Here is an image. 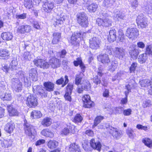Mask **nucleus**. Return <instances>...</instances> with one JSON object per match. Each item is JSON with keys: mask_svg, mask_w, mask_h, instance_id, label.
Returning <instances> with one entry per match:
<instances>
[{"mask_svg": "<svg viewBox=\"0 0 152 152\" xmlns=\"http://www.w3.org/2000/svg\"><path fill=\"white\" fill-rule=\"evenodd\" d=\"M41 134L44 136L50 138L54 136L53 133L49 129H46L43 130L41 132Z\"/></svg>", "mask_w": 152, "mask_h": 152, "instance_id": "nucleus-29", "label": "nucleus"}, {"mask_svg": "<svg viewBox=\"0 0 152 152\" xmlns=\"http://www.w3.org/2000/svg\"><path fill=\"white\" fill-rule=\"evenodd\" d=\"M1 37L3 40L5 41L11 40L13 37L12 33L9 32L2 33L1 34Z\"/></svg>", "mask_w": 152, "mask_h": 152, "instance_id": "nucleus-28", "label": "nucleus"}, {"mask_svg": "<svg viewBox=\"0 0 152 152\" xmlns=\"http://www.w3.org/2000/svg\"><path fill=\"white\" fill-rule=\"evenodd\" d=\"M123 114L125 115L129 116L131 114L132 110L129 108L127 110H123Z\"/></svg>", "mask_w": 152, "mask_h": 152, "instance_id": "nucleus-61", "label": "nucleus"}, {"mask_svg": "<svg viewBox=\"0 0 152 152\" xmlns=\"http://www.w3.org/2000/svg\"><path fill=\"white\" fill-rule=\"evenodd\" d=\"M66 18V16L63 14L58 15L53 18L51 22L55 27H60L63 24Z\"/></svg>", "mask_w": 152, "mask_h": 152, "instance_id": "nucleus-2", "label": "nucleus"}, {"mask_svg": "<svg viewBox=\"0 0 152 152\" xmlns=\"http://www.w3.org/2000/svg\"><path fill=\"white\" fill-rule=\"evenodd\" d=\"M82 99L84 103L83 106L85 107L90 108L94 106V103L91 100L89 95H84Z\"/></svg>", "mask_w": 152, "mask_h": 152, "instance_id": "nucleus-12", "label": "nucleus"}, {"mask_svg": "<svg viewBox=\"0 0 152 152\" xmlns=\"http://www.w3.org/2000/svg\"><path fill=\"white\" fill-rule=\"evenodd\" d=\"M31 58V54L29 52H25L23 55V58L25 60L30 61Z\"/></svg>", "mask_w": 152, "mask_h": 152, "instance_id": "nucleus-48", "label": "nucleus"}, {"mask_svg": "<svg viewBox=\"0 0 152 152\" xmlns=\"http://www.w3.org/2000/svg\"><path fill=\"white\" fill-rule=\"evenodd\" d=\"M150 80L145 79L140 81L139 83L141 87L148 88L150 86Z\"/></svg>", "mask_w": 152, "mask_h": 152, "instance_id": "nucleus-41", "label": "nucleus"}, {"mask_svg": "<svg viewBox=\"0 0 152 152\" xmlns=\"http://www.w3.org/2000/svg\"><path fill=\"white\" fill-rule=\"evenodd\" d=\"M83 120V118L80 114H77L72 120V121L75 123L81 122Z\"/></svg>", "mask_w": 152, "mask_h": 152, "instance_id": "nucleus-45", "label": "nucleus"}, {"mask_svg": "<svg viewBox=\"0 0 152 152\" xmlns=\"http://www.w3.org/2000/svg\"><path fill=\"white\" fill-rule=\"evenodd\" d=\"M61 37V34L58 32H55L53 34L52 42L53 44H57L59 41Z\"/></svg>", "mask_w": 152, "mask_h": 152, "instance_id": "nucleus-30", "label": "nucleus"}, {"mask_svg": "<svg viewBox=\"0 0 152 152\" xmlns=\"http://www.w3.org/2000/svg\"><path fill=\"white\" fill-rule=\"evenodd\" d=\"M15 128V124L11 121L6 124L4 129L7 132L10 134L13 132Z\"/></svg>", "mask_w": 152, "mask_h": 152, "instance_id": "nucleus-18", "label": "nucleus"}, {"mask_svg": "<svg viewBox=\"0 0 152 152\" xmlns=\"http://www.w3.org/2000/svg\"><path fill=\"white\" fill-rule=\"evenodd\" d=\"M37 100L36 96L30 94H28L26 100V104L31 107H35L37 104Z\"/></svg>", "mask_w": 152, "mask_h": 152, "instance_id": "nucleus-8", "label": "nucleus"}, {"mask_svg": "<svg viewBox=\"0 0 152 152\" xmlns=\"http://www.w3.org/2000/svg\"><path fill=\"white\" fill-rule=\"evenodd\" d=\"M69 150L70 152H81L80 147L75 143L70 144Z\"/></svg>", "mask_w": 152, "mask_h": 152, "instance_id": "nucleus-31", "label": "nucleus"}, {"mask_svg": "<svg viewBox=\"0 0 152 152\" xmlns=\"http://www.w3.org/2000/svg\"><path fill=\"white\" fill-rule=\"evenodd\" d=\"M77 16L78 23L83 27H86L88 23L86 14L84 12L80 13Z\"/></svg>", "mask_w": 152, "mask_h": 152, "instance_id": "nucleus-5", "label": "nucleus"}, {"mask_svg": "<svg viewBox=\"0 0 152 152\" xmlns=\"http://www.w3.org/2000/svg\"><path fill=\"white\" fill-rule=\"evenodd\" d=\"M42 115L41 112L37 110H34L32 111L31 114V116L33 118H40Z\"/></svg>", "mask_w": 152, "mask_h": 152, "instance_id": "nucleus-38", "label": "nucleus"}, {"mask_svg": "<svg viewBox=\"0 0 152 152\" xmlns=\"http://www.w3.org/2000/svg\"><path fill=\"white\" fill-rule=\"evenodd\" d=\"M103 73L101 71H99L98 72L97 75L94 77L93 79L94 82V83L96 85L99 84L101 82L100 80V77L102 76Z\"/></svg>", "mask_w": 152, "mask_h": 152, "instance_id": "nucleus-34", "label": "nucleus"}, {"mask_svg": "<svg viewBox=\"0 0 152 152\" xmlns=\"http://www.w3.org/2000/svg\"><path fill=\"white\" fill-rule=\"evenodd\" d=\"M26 15L27 14L25 13H23L21 14H17L15 15V17L17 19H23L26 18Z\"/></svg>", "mask_w": 152, "mask_h": 152, "instance_id": "nucleus-56", "label": "nucleus"}, {"mask_svg": "<svg viewBox=\"0 0 152 152\" xmlns=\"http://www.w3.org/2000/svg\"><path fill=\"white\" fill-rule=\"evenodd\" d=\"M123 108L122 107H115L114 108L115 112L117 113H121L123 111Z\"/></svg>", "mask_w": 152, "mask_h": 152, "instance_id": "nucleus-62", "label": "nucleus"}, {"mask_svg": "<svg viewBox=\"0 0 152 152\" xmlns=\"http://www.w3.org/2000/svg\"><path fill=\"white\" fill-rule=\"evenodd\" d=\"M31 29V26L27 25H23L19 27L18 28V31L21 33L25 32L28 33L30 31Z\"/></svg>", "mask_w": 152, "mask_h": 152, "instance_id": "nucleus-27", "label": "nucleus"}, {"mask_svg": "<svg viewBox=\"0 0 152 152\" xmlns=\"http://www.w3.org/2000/svg\"><path fill=\"white\" fill-rule=\"evenodd\" d=\"M145 53L152 57V45H148L146 47Z\"/></svg>", "mask_w": 152, "mask_h": 152, "instance_id": "nucleus-50", "label": "nucleus"}, {"mask_svg": "<svg viewBox=\"0 0 152 152\" xmlns=\"http://www.w3.org/2000/svg\"><path fill=\"white\" fill-rule=\"evenodd\" d=\"M58 142L54 140H50L48 143V147L50 149H55L58 146Z\"/></svg>", "mask_w": 152, "mask_h": 152, "instance_id": "nucleus-37", "label": "nucleus"}, {"mask_svg": "<svg viewBox=\"0 0 152 152\" xmlns=\"http://www.w3.org/2000/svg\"><path fill=\"white\" fill-rule=\"evenodd\" d=\"M9 51L7 49H2L0 50V59H7L10 57Z\"/></svg>", "mask_w": 152, "mask_h": 152, "instance_id": "nucleus-24", "label": "nucleus"}, {"mask_svg": "<svg viewBox=\"0 0 152 152\" xmlns=\"http://www.w3.org/2000/svg\"><path fill=\"white\" fill-rule=\"evenodd\" d=\"M116 17L117 18L118 20H119L120 19L125 20V15L123 12H119L116 14Z\"/></svg>", "mask_w": 152, "mask_h": 152, "instance_id": "nucleus-53", "label": "nucleus"}, {"mask_svg": "<svg viewBox=\"0 0 152 152\" xmlns=\"http://www.w3.org/2000/svg\"><path fill=\"white\" fill-rule=\"evenodd\" d=\"M85 133L86 134L89 136L92 137L94 135L93 131L91 130H86Z\"/></svg>", "mask_w": 152, "mask_h": 152, "instance_id": "nucleus-64", "label": "nucleus"}, {"mask_svg": "<svg viewBox=\"0 0 152 152\" xmlns=\"http://www.w3.org/2000/svg\"><path fill=\"white\" fill-rule=\"evenodd\" d=\"M72 94L66 92L65 94L64 95V97L65 99L69 102H71L72 101V98L71 95Z\"/></svg>", "mask_w": 152, "mask_h": 152, "instance_id": "nucleus-59", "label": "nucleus"}, {"mask_svg": "<svg viewBox=\"0 0 152 152\" xmlns=\"http://www.w3.org/2000/svg\"><path fill=\"white\" fill-rule=\"evenodd\" d=\"M142 142L148 147L149 148H151L152 147V140L150 139L145 138L142 139Z\"/></svg>", "mask_w": 152, "mask_h": 152, "instance_id": "nucleus-43", "label": "nucleus"}, {"mask_svg": "<svg viewBox=\"0 0 152 152\" xmlns=\"http://www.w3.org/2000/svg\"><path fill=\"white\" fill-rule=\"evenodd\" d=\"M151 105V101L150 100H146L143 102L142 105L144 108L149 107Z\"/></svg>", "mask_w": 152, "mask_h": 152, "instance_id": "nucleus-60", "label": "nucleus"}, {"mask_svg": "<svg viewBox=\"0 0 152 152\" xmlns=\"http://www.w3.org/2000/svg\"><path fill=\"white\" fill-rule=\"evenodd\" d=\"M80 85L81 86V87L86 91H88L90 89L91 87L90 83L88 81L86 80L83 81L80 83Z\"/></svg>", "mask_w": 152, "mask_h": 152, "instance_id": "nucleus-36", "label": "nucleus"}, {"mask_svg": "<svg viewBox=\"0 0 152 152\" xmlns=\"http://www.w3.org/2000/svg\"><path fill=\"white\" fill-rule=\"evenodd\" d=\"M136 21L139 28H145L147 26V19L143 14H141L137 16Z\"/></svg>", "mask_w": 152, "mask_h": 152, "instance_id": "nucleus-7", "label": "nucleus"}, {"mask_svg": "<svg viewBox=\"0 0 152 152\" xmlns=\"http://www.w3.org/2000/svg\"><path fill=\"white\" fill-rule=\"evenodd\" d=\"M115 0H104L103 5L106 8H113L115 5Z\"/></svg>", "mask_w": 152, "mask_h": 152, "instance_id": "nucleus-25", "label": "nucleus"}, {"mask_svg": "<svg viewBox=\"0 0 152 152\" xmlns=\"http://www.w3.org/2000/svg\"><path fill=\"white\" fill-rule=\"evenodd\" d=\"M118 66V61L116 60L112 61L110 66V69L113 72L116 69Z\"/></svg>", "mask_w": 152, "mask_h": 152, "instance_id": "nucleus-49", "label": "nucleus"}, {"mask_svg": "<svg viewBox=\"0 0 152 152\" xmlns=\"http://www.w3.org/2000/svg\"><path fill=\"white\" fill-rule=\"evenodd\" d=\"M90 143L92 148L96 149L99 151H100L101 145L100 142H95L94 139H92L91 140Z\"/></svg>", "mask_w": 152, "mask_h": 152, "instance_id": "nucleus-22", "label": "nucleus"}, {"mask_svg": "<svg viewBox=\"0 0 152 152\" xmlns=\"http://www.w3.org/2000/svg\"><path fill=\"white\" fill-rule=\"evenodd\" d=\"M50 65L53 68L59 67L61 65L60 61L55 58H53L50 60Z\"/></svg>", "mask_w": 152, "mask_h": 152, "instance_id": "nucleus-26", "label": "nucleus"}, {"mask_svg": "<svg viewBox=\"0 0 152 152\" xmlns=\"http://www.w3.org/2000/svg\"><path fill=\"white\" fill-rule=\"evenodd\" d=\"M136 128L139 129H143L144 130H147V127L146 126H143L141 124H137L136 126Z\"/></svg>", "mask_w": 152, "mask_h": 152, "instance_id": "nucleus-63", "label": "nucleus"}, {"mask_svg": "<svg viewBox=\"0 0 152 152\" xmlns=\"http://www.w3.org/2000/svg\"><path fill=\"white\" fill-rule=\"evenodd\" d=\"M33 91L34 93L39 95L42 98L46 97L48 95L47 91L44 88L39 85L33 86Z\"/></svg>", "mask_w": 152, "mask_h": 152, "instance_id": "nucleus-3", "label": "nucleus"}, {"mask_svg": "<svg viewBox=\"0 0 152 152\" xmlns=\"http://www.w3.org/2000/svg\"><path fill=\"white\" fill-rule=\"evenodd\" d=\"M8 110L10 115L18 116V112L16 109L13 108L12 106H9Z\"/></svg>", "mask_w": 152, "mask_h": 152, "instance_id": "nucleus-33", "label": "nucleus"}, {"mask_svg": "<svg viewBox=\"0 0 152 152\" xmlns=\"http://www.w3.org/2000/svg\"><path fill=\"white\" fill-rule=\"evenodd\" d=\"M33 62L35 66L43 69L48 68L50 65V64L48 62L42 59H35L33 61Z\"/></svg>", "mask_w": 152, "mask_h": 152, "instance_id": "nucleus-11", "label": "nucleus"}, {"mask_svg": "<svg viewBox=\"0 0 152 152\" xmlns=\"http://www.w3.org/2000/svg\"><path fill=\"white\" fill-rule=\"evenodd\" d=\"M83 74L82 73H80L79 74L76 75L75 76V84L78 86L80 85L81 81L82 79V76Z\"/></svg>", "mask_w": 152, "mask_h": 152, "instance_id": "nucleus-40", "label": "nucleus"}, {"mask_svg": "<svg viewBox=\"0 0 152 152\" xmlns=\"http://www.w3.org/2000/svg\"><path fill=\"white\" fill-rule=\"evenodd\" d=\"M82 32L77 31L74 32L70 38V42L72 45H75L78 42V38L82 36Z\"/></svg>", "mask_w": 152, "mask_h": 152, "instance_id": "nucleus-13", "label": "nucleus"}, {"mask_svg": "<svg viewBox=\"0 0 152 152\" xmlns=\"http://www.w3.org/2000/svg\"><path fill=\"white\" fill-rule=\"evenodd\" d=\"M24 122V130L25 134L28 136L29 138L33 139L34 138V134L36 133L35 128L32 125L27 123V121L25 120Z\"/></svg>", "mask_w": 152, "mask_h": 152, "instance_id": "nucleus-1", "label": "nucleus"}, {"mask_svg": "<svg viewBox=\"0 0 152 152\" xmlns=\"http://www.w3.org/2000/svg\"><path fill=\"white\" fill-rule=\"evenodd\" d=\"M97 59L99 61L104 64H108L110 62L109 56L106 54L99 55L97 56Z\"/></svg>", "mask_w": 152, "mask_h": 152, "instance_id": "nucleus-16", "label": "nucleus"}, {"mask_svg": "<svg viewBox=\"0 0 152 152\" xmlns=\"http://www.w3.org/2000/svg\"><path fill=\"white\" fill-rule=\"evenodd\" d=\"M139 34L138 29L136 28H128L126 31V35L129 39L134 40Z\"/></svg>", "mask_w": 152, "mask_h": 152, "instance_id": "nucleus-6", "label": "nucleus"}, {"mask_svg": "<svg viewBox=\"0 0 152 152\" xmlns=\"http://www.w3.org/2000/svg\"><path fill=\"white\" fill-rule=\"evenodd\" d=\"M114 55L120 59H122L125 55V50L120 47H116L113 49Z\"/></svg>", "mask_w": 152, "mask_h": 152, "instance_id": "nucleus-10", "label": "nucleus"}, {"mask_svg": "<svg viewBox=\"0 0 152 152\" xmlns=\"http://www.w3.org/2000/svg\"><path fill=\"white\" fill-rule=\"evenodd\" d=\"M98 7V5L93 3L88 6L87 9L90 12H94L96 11Z\"/></svg>", "mask_w": 152, "mask_h": 152, "instance_id": "nucleus-42", "label": "nucleus"}, {"mask_svg": "<svg viewBox=\"0 0 152 152\" xmlns=\"http://www.w3.org/2000/svg\"><path fill=\"white\" fill-rule=\"evenodd\" d=\"M18 63L16 59H14L13 60L11 63H10V69L12 71H15L17 68V65Z\"/></svg>", "mask_w": 152, "mask_h": 152, "instance_id": "nucleus-39", "label": "nucleus"}, {"mask_svg": "<svg viewBox=\"0 0 152 152\" xmlns=\"http://www.w3.org/2000/svg\"><path fill=\"white\" fill-rule=\"evenodd\" d=\"M69 82L68 77L67 75H65L64 77H61L60 79L57 80L56 81V84L57 85L62 84L61 87H64Z\"/></svg>", "mask_w": 152, "mask_h": 152, "instance_id": "nucleus-21", "label": "nucleus"}, {"mask_svg": "<svg viewBox=\"0 0 152 152\" xmlns=\"http://www.w3.org/2000/svg\"><path fill=\"white\" fill-rule=\"evenodd\" d=\"M96 23L101 27H107L112 26V21L107 18H98L96 20Z\"/></svg>", "mask_w": 152, "mask_h": 152, "instance_id": "nucleus-4", "label": "nucleus"}, {"mask_svg": "<svg viewBox=\"0 0 152 152\" xmlns=\"http://www.w3.org/2000/svg\"><path fill=\"white\" fill-rule=\"evenodd\" d=\"M129 53L131 57L133 59H136L139 54L138 49L133 45H130L129 49Z\"/></svg>", "mask_w": 152, "mask_h": 152, "instance_id": "nucleus-14", "label": "nucleus"}, {"mask_svg": "<svg viewBox=\"0 0 152 152\" xmlns=\"http://www.w3.org/2000/svg\"><path fill=\"white\" fill-rule=\"evenodd\" d=\"M138 0H132L131 1V5L132 7L136 9L138 6Z\"/></svg>", "mask_w": 152, "mask_h": 152, "instance_id": "nucleus-57", "label": "nucleus"}, {"mask_svg": "<svg viewBox=\"0 0 152 152\" xmlns=\"http://www.w3.org/2000/svg\"><path fill=\"white\" fill-rule=\"evenodd\" d=\"M147 55L145 53L140 55L138 58V61L140 64H143L145 63L148 58Z\"/></svg>", "mask_w": 152, "mask_h": 152, "instance_id": "nucleus-35", "label": "nucleus"}, {"mask_svg": "<svg viewBox=\"0 0 152 152\" xmlns=\"http://www.w3.org/2000/svg\"><path fill=\"white\" fill-rule=\"evenodd\" d=\"M143 8L145 9V11L148 13H152V4H148L146 2H145L143 4Z\"/></svg>", "mask_w": 152, "mask_h": 152, "instance_id": "nucleus-32", "label": "nucleus"}, {"mask_svg": "<svg viewBox=\"0 0 152 152\" xmlns=\"http://www.w3.org/2000/svg\"><path fill=\"white\" fill-rule=\"evenodd\" d=\"M43 10L47 13L51 12L53 9L54 7V5L52 2L47 0L43 5Z\"/></svg>", "mask_w": 152, "mask_h": 152, "instance_id": "nucleus-9", "label": "nucleus"}, {"mask_svg": "<svg viewBox=\"0 0 152 152\" xmlns=\"http://www.w3.org/2000/svg\"><path fill=\"white\" fill-rule=\"evenodd\" d=\"M99 43V40L96 37L92 38L90 39V47L93 49H96L98 48Z\"/></svg>", "mask_w": 152, "mask_h": 152, "instance_id": "nucleus-15", "label": "nucleus"}, {"mask_svg": "<svg viewBox=\"0 0 152 152\" xmlns=\"http://www.w3.org/2000/svg\"><path fill=\"white\" fill-rule=\"evenodd\" d=\"M110 131V134H111L114 138L116 139L120 138L121 135L122 134V132L116 128L111 126Z\"/></svg>", "mask_w": 152, "mask_h": 152, "instance_id": "nucleus-17", "label": "nucleus"}, {"mask_svg": "<svg viewBox=\"0 0 152 152\" xmlns=\"http://www.w3.org/2000/svg\"><path fill=\"white\" fill-rule=\"evenodd\" d=\"M1 98L3 101H10L11 100L12 97L11 94L7 92L5 94L4 96H1Z\"/></svg>", "mask_w": 152, "mask_h": 152, "instance_id": "nucleus-46", "label": "nucleus"}, {"mask_svg": "<svg viewBox=\"0 0 152 152\" xmlns=\"http://www.w3.org/2000/svg\"><path fill=\"white\" fill-rule=\"evenodd\" d=\"M114 48H112L110 45H105L104 50L106 53H107L110 55H111L112 53V51H113Z\"/></svg>", "mask_w": 152, "mask_h": 152, "instance_id": "nucleus-51", "label": "nucleus"}, {"mask_svg": "<svg viewBox=\"0 0 152 152\" xmlns=\"http://www.w3.org/2000/svg\"><path fill=\"white\" fill-rule=\"evenodd\" d=\"M51 124V119L50 118H46L44 119L42 121V124L44 126H48Z\"/></svg>", "mask_w": 152, "mask_h": 152, "instance_id": "nucleus-44", "label": "nucleus"}, {"mask_svg": "<svg viewBox=\"0 0 152 152\" xmlns=\"http://www.w3.org/2000/svg\"><path fill=\"white\" fill-rule=\"evenodd\" d=\"M73 89V84L71 83H69L67 86L66 92H68V93L72 94Z\"/></svg>", "mask_w": 152, "mask_h": 152, "instance_id": "nucleus-55", "label": "nucleus"}, {"mask_svg": "<svg viewBox=\"0 0 152 152\" xmlns=\"http://www.w3.org/2000/svg\"><path fill=\"white\" fill-rule=\"evenodd\" d=\"M37 70L35 68L31 69L29 71V78L32 81H37Z\"/></svg>", "mask_w": 152, "mask_h": 152, "instance_id": "nucleus-19", "label": "nucleus"}, {"mask_svg": "<svg viewBox=\"0 0 152 152\" xmlns=\"http://www.w3.org/2000/svg\"><path fill=\"white\" fill-rule=\"evenodd\" d=\"M24 5L27 8H30L32 7L31 0H24Z\"/></svg>", "mask_w": 152, "mask_h": 152, "instance_id": "nucleus-54", "label": "nucleus"}, {"mask_svg": "<svg viewBox=\"0 0 152 152\" xmlns=\"http://www.w3.org/2000/svg\"><path fill=\"white\" fill-rule=\"evenodd\" d=\"M116 31L115 29H112L109 32V34L108 36L107 39L110 42H112L115 41L116 37Z\"/></svg>", "mask_w": 152, "mask_h": 152, "instance_id": "nucleus-20", "label": "nucleus"}, {"mask_svg": "<svg viewBox=\"0 0 152 152\" xmlns=\"http://www.w3.org/2000/svg\"><path fill=\"white\" fill-rule=\"evenodd\" d=\"M43 86L45 89L49 92L53 91L54 89V84L50 81L45 82Z\"/></svg>", "mask_w": 152, "mask_h": 152, "instance_id": "nucleus-23", "label": "nucleus"}, {"mask_svg": "<svg viewBox=\"0 0 152 152\" xmlns=\"http://www.w3.org/2000/svg\"><path fill=\"white\" fill-rule=\"evenodd\" d=\"M137 64L136 63H133L132 64L129 70L130 73L134 72L135 70L137 67Z\"/></svg>", "mask_w": 152, "mask_h": 152, "instance_id": "nucleus-58", "label": "nucleus"}, {"mask_svg": "<svg viewBox=\"0 0 152 152\" xmlns=\"http://www.w3.org/2000/svg\"><path fill=\"white\" fill-rule=\"evenodd\" d=\"M103 119V116H97L94 120V126H96Z\"/></svg>", "mask_w": 152, "mask_h": 152, "instance_id": "nucleus-52", "label": "nucleus"}, {"mask_svg": "<svg viewBox=\"0 0 152 152\" xmlns=\"http://www.w3.org/2000/svg\"><path fill=\"white\" fill-rule=\"evenodd\" d=\"M126 133L129 138L133 139L136 136L134 131L131 128H128L126 130Z\"/></svg>", "mask_w": 152, "mask_h": 152, "instance_id": "nucleus-47", "label": "nucleus"}]
</instances>
